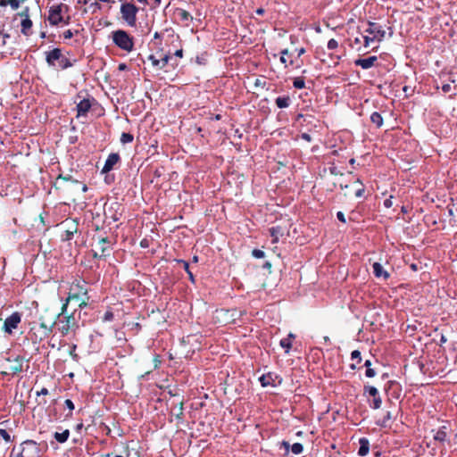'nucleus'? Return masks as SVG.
I'll return each instance as SVG.
<instances>
[{
	"instance_id": "nucleus-1",
	"label": "nucleus",
	"mask_w": 457,
	"mask_h": 457,
	"mask_svg": "<svg viewBox=\"0 0 457 457\" xmlns=\"http://www.w3.org/2000/svg\"><path fill=\"white\" fill-rule=\"evenodd\" d=\"M90 296L88 295V289L87 282L82 279H75L71 282L68 295L62 303V312H65L69 309L70 304H74L78 312L86 308L89 303Z\"/></svg>"
},
{
	"instance_id": "nucleus-2",
	"label": "nucleus",
	"mask_w": 457,
	"mask_h": 457,
	"mask_svg": "<svg viewBox=\"0 0 457 457\" xmlns=\"http://www.w3.org/2000/svg\"><path fill=\"white\" fill-rule=\"evenodd\" d=\"M80 312L78 309H73L69 312V309L65 312H62V306L61 312L57 314L58 331L62 337H65L71 333H75L79 328V318Z\"/></svg>"
},
{
	"instance_id": "nucleus-3",
	"label": "nucleus",
	"mask_w": 457,
	"mask_h": 457,
	"mask_svg": "<svg viewBox=\"0 0 457 457\" xmlns=\"http://www.w3.org/2000/svg\"><path fill=\"white\" fill-rule=\"evenodd\" d=\"M96 249L93 250L94 258H104L111 254L115 243L113 237L95 236L93 237Z\"/></svg>"
},
{
	"instance_id": "nucleus-4",
	"label": "nucleus",
	"mask_w": 457,
	"mask_h": 457,
	"mask_svg": "<svg viewBox=\"0 0 457 457\" xmlns=\"http://www.w3.org/2000/svg\"><path fill=\"white\" fill-rule=\"evenodd\" d=\"M386 36V31L375 23H370L368 29L362 35L364 48L375 47V44H378Z\"/></svg>"
},
{
	"instance_id": "nucleus-5",
	"label": "nucleus",
	"mask_w": 457,
	"mask_h": 457,
	"mask_svg": "<svg viewBox=\"0 0 457 457\" xmlns=\"http://www.w3.org/2000/svg\"><path fill=\"white\" fill-rule=\"evenodd\" d=\"M69 11V6L65 4H54L49 9L48 21L53 26H56L60 23L69 24L70 16L66 19L63 17V13Z\"/></svg>"
},
{
	"instance_id": "nucleus-6",
	"label": "nucleus",
	"mask_w": 457,
	"mask_h": 457,
	"mask_svg": "<svg viewBox=\"0 0 457 457\" xmlns=\"http://www.w3.org/2000/svg\"><path fill=\"white\" fill-rule=\"evenodd\" d=\"M112 41L120 49L131 52L134 48V39L129 34L122 29L112 32Z\"/></svg>"
},
{
	"instance_id": "nucleus-7",
	"label": "nucleus",
	"mask_w": 457,
	"mask_h": 457,
	"mask_svg": "<svg viewBox=\"0 0 457 457\" xmlns=\"http://www.w3.org/2000/svg\"><path fill=\"white\" fill-rule=\"evenodd\" d=\"M139 9L134 3H123L120 5L121 18L130 27L137 25V14Z\"/></svg>"
},
{
	"instance_id": "nucleus-8",
	"label": "nucleus",
	"mask_w": 457,
	"mask_h": 457,
	"mask_svg": "<svg viewBox=\"0 0 457 457\" xmlns=\"http://www.w3.org/2000/svg\"><path fill=\"white\" fill-rule=\"evenodd\" d=\"M58 227L61 232L62 240L70 241L72 239L74 234L78 232L79 224L76 220L66 219L61 222Z\"/></svg>"
},
{
	"instance_id": "nucleus-9",
	"label": "nucleus",
	"mask_w": 457,
	"mask_h": 457,
	"mask_svg": "<svg viewBox=\"0 0 457 457\" xmlns=\"http://www.w3.org/2000/svg\"><path fill=\"white\" fill-rule=\"evenodd\" d=\"M17 457H40V447L34 440H25L21 444V451Z\"/></svg>"
},
{
	"instance_id": "nucleus-10",
	"label": "nucleus",
	"mask_w": 457,
	"mask_h": 457,
	"mask_svg": "<svg viewBox=\"0 0 457 457\" xmlns=\"http://www.w3.org/2000/svg\"><path fill=\"white\" fill-rule=\"evenodd\" d=\"M7 361L10 362L7 371H3L2 373L4 375L12 374L17 375L23 371L24 364H26V369H29V361L25 360L22 356H16L14 359L7 358Z\"/></svg>"
},
{
	"instance_id": "nucleus-11",
	"label": "nucleus",
	"mask_w": 457,
	"mask_h": 457,
	"mask_svg": "<svg viewBox=\"0 0 457 457\" xmlns=\"http://www.w3.org/2000/svg\"><path fill=\"white\" fill-rule=\"evenodd\" d=\"M21 321V314L19 312H12L8 316L3 325V330L4 333L12 335L14 329L18 328L19 324Z\"/></svg>"
},
{
	"instance_id": "nucleus-12",
	"label": "nucleus",
	"mask_w": 457,
	"mask_h": 457,
	"mask_svg": "<svg viewBox=\"0 0 457 457\" xmlns=\"http://www.w3.org/2000/svg\"><path fill=\"white\" fill-rule=\"evenodd\" d=\"M77 98L80 99L78 103L75 101V103L77 104V105H76L77 118L81 117V116H86L87 114V112H89V110L91 109L92 101L89 97H87V98L82 97L81 92H79L77 95Z\"/></svg>"
},
{
	"instance_id": "nucleus-13",
	"label": "nucleus",
	"mask_w": 457,
	"mask_h": 457,
	"mask_svg": "<svg viewBox=\"0 0 457 457\" xmlns=\"http://www.w3.org/2000/svg\"><path fill=\"white\" fill-rule=\"evenodd\" d=\"M282 380H283L282 378H280L278 375L273 374L271 372H269V373L264 374L262 377H260V382L262 386H277L282 383Z\"/></svg>"
},
{
	"instance_id": "nucleus-14",
	"label": "nucleus",
	"mask_w": 457,
	"mask_h": 457,
	"mask_svg": "<svg viewBox=\"0 0 457 457\" xmlns=\"http://www.w3.org/2000/svg\"><path fill=\"white\" fill-rule=\"evenodd\" d=\"M29 325H30L29 334H30L32 341L40 342L49 337V335L46 334V332H45V331L43 332V331H41L42 330L41 328H37V322H31V323H29Z\"/></svg>"
},
{
	"instance_id": "nucleus-15",
	"label": "nucleus",
	"mask_w": 457,
	"mask_h": 457,
	"mask_svg": "<svg viewBox=\"0 0 457 457\" xmlns=\"http://www.w3.org/2000/svg\"><path fill=\"white\" fill-rule=\"evenodd\" d=\"M120 161V156L118 153H112L108 155L104 165L102 169V173H108L114 166Z\"/></svg>"
},
{
	"instance_id": "nucleus-16",
	"label": "nucleus",
	"mask_w": 457,
	"mask_h": 457,
	"mask_svg": "<svg viewBox=\"0 0 457 457\" xmlns=\"http://www.w3.org/2000/svg\"><path fill=\"white\" fill-rule=\"evenodd\" d=\"M62 51L60 48H54L49 52L46 53V62L49 65H54L56 61H59L62 59Z\"/></svg>"
},
{
	"instance_id": "nucleus-17",
	"label": "nucleus",
	"mask_w": 457,
	"mask_h": 457,
	"mask_svg": "<svg viewBox=\"0 0 457 457\" xmlns=\"http://www.w3.org/2000/svg\"><path fill=\"white\" fill-rule=\"evenodd\" d=\"M377 61L376 56H370L366 59H358L355 61V64L361 66L362 69H369L372 67Z\"/></svg>"
},
{
	"instance_id": "nucleus-18",
	"label": "nucleus",
	"mask_w": 457,
	"mask_h": 457,
	"mask_svg": "<svg viewBox=\"0 0 457 457\" xmlns=\"http://www.w3.org/2000/svg\"><path fill=\"white\" fill-rule=\"evenodd\" d=\"M65 181V182H71L72 184H79V180L77 179H74L72 178V176L71 175H62V174H60L57 178H56V180L54 182V187L55 189H60L61 188V185H60V181Z\"/></svg>"
},
{
	"instance_id": "nucleus-19",
	"label": "nucleus",
	"mask_w": 457,
	"mask_h": 457,
	"mask_svg": "<svg viewBox=\"0 0 457 457\" xmlns=\"http://www.w3.org/2000/svg\"><path fill=\"white\" fill-rule=\"evenodd\" d=\"M175 15L179 18V20L182 22H186L187 24L188 21L193 20L192 15L186 10L178 8L175 11Z\"/></svg>"
},
{
	"instance_id": "nucleus-20",
	"label": "nucleus",
	"mask_w": 457,
	"mask_h": 457,
	"mask_svg": "<svg viewBox=\"0 0 457 457\" xmlns=\"http://www.w3.org/2000/svg\"><path fill=\"white\" fill-rule=\"evenodd\" d=\"M373 272L378 278H383L384 279H386L389 277L388 272L385 270L382 265L378 262H375L373 264Z\"/></svg>"
},
{
	"instance_id": "nucleus-21",
	"label": "nucleus",
	"mask_w": 457,
	"mask_h": 457,
	"mask_svg": "<svg viewBox=\"0 0 457 457\" xmlns=\"http://www.w3.org/2000/svg\"><path fill=\"white\" fill-rule=\"evenodd\" d=\"M149 60L152 62L154 66H158L160 69H163L168 64L170 56L166 54L162 59L158 60L154 55H150Z\"/></svg>"
},
{
	"instance_id": "nucleus-22",
	"label": "nucleus",
	"mask_w": 457,
	"mask_h": 457,
	"mask_svg": "<svg viewBox=\"0 0 457 457\" xmlns=\"http://www.w3.org/2000/svg\"><path fill=\"white\" fill-rule=\"evenodd\" d=\"M32 25H33V23H32V21L30 20V18L22 19L21 21V33L25 36L30 35L31 34L30 30L32 28Z\"/></svg>"
},
{
	"instance_id": "nucleus-23",
	"label": "nucleus",
	"mask_w": 457,
	"mask_h": 457,
	"mask_svg": "<svg viewBox=\"0 0 457 457\" xmlns=\"http://www.w3.org/2000/svg\"><path fill=\"white\" fill-rule=\"evenodd\" d=\"M183 401H179L178 403H175L171 408V414L176 417L177 420H181L183 418Z\"/></svg>"
},
{
	"instance_id": "nucleus-24",
	"label": "nucleus",
	"mask_w": 457,
	"mask_h": 457,
	"mask_svg": "<svg viewBox=\"0 0 457 457\" xmlns=\"http://www.w3.org/2000/svg\"><path fill=\"white\" fill-rule=\"evenodd\" d=\"M24 1L25 0H0V6L4 7L10 5L12 10H17L21 3Z\"/></svg>"
},
{
	"instance_id": "nucleus-25",
	"label": "nucleus",
	"mask_w": 457,
	"mask_h": 457,
	"mask_svg": "<svg viewBox=\"0 0 457 457\" xmlns=\"http://www.w3.org/2000/svg\"><path fill=\"white\" fill-rule=\"evenodd\" d=\"M69 436H70L69 429H65L62 433L55 432L54 435V439L61 444L65 443L68 440Z\"/></svg>"
},
{
	"instance_id": "nucleus-26",
	"label": "nucleus",
	"mask_w": 457,
	"mask_h": 457,
	"mask_svg": "<svg viewBox=\"0 0 457 457\" xmlns=\"http://www.w3.org/2000/svg\"><path fill=\"white\" fill-rule=\"evenodd\" d=\"M369 453V441L365 438L360 439L359 455L365 456Z\"/></svg>"
},
{
	"instance_id": "nucleus-27",
	"label": "nucleus",
	"mask_w": 457,
	"mask_h": 457,
	"mask_svg": "<svg viewBox=\"0 0 457 457\" xmlns=\"http://www.w3.org/2000/svg\"><path fill=\"white\" fill-rule=\"evenodd\" d=\"M176 262H177L178 263L182 264V266H183V268H184L185 271H186V272L187 273V275H188V278H189L190 281H191L192 283H195V276L193 275V273H192V272H191V270H190L189 263H188L187 261H184V260H181V259H178V260H176Z\"/></svg>"
},
{
	"instance_id": "nucleus-28",
	"label": "nucleus",
	"mask_w": 457,
	"mask_h": 457,
	"mask_svg": "<svg viewBox=\"0 0 457 457\" xmlns=\"http://www.w3.org/2000/svg\"><path fill=\"white\" fill-rule=\"evenodd\" d=\"M54 325H56V320H54L50 323H37V328L43 329V332L45 331L46 332V334L50 336L51 333L53 332Z\"/></svg>"
},
{
	"instance_id": "nucleus-29",
	"label": "nucleus",
	"mask_w": 457,
	"mask_h": 457,
	"mask_svg": "<svg viewBox=\"0 0 457 457\" xmlns=\"http://www.w3.org/2000/svg\"><path fill=\"white\" fill-rule=\"evenodd\" d=\"M445 429V427H443L442 429L438 430L434 435V439L436 441H439V442H445L447 437V434Z\"/></svg>"
},
{
	"instance_id": "nucleus-30",
	"label": "nucleus",
	"mask_w": 457,
	"mask_h": 457,
	"mask_svg": "<svg viewBox=\"0 0 457 457\" xmlns=\"http://www.w3.org/2000/svg\"><path fill=\"white\" fill-rule=\"evenodd\" d=\"M370 120L373 124H375L377 127H381L383 124V119L381 115L378 112H373L370 116Z\"/></svg>"
},
{
	"instance_id": "nucleus-31",
	"label": "nucleus",
	"mask_w": 457,
	"mask_h": 457,
	"mask_svg": "<svg viewBox=\"0 0 457 457\" xmlns=\"http://www.w3.org/2000/svg\"><path fill=\"white\" fill-rule=\"evenodd\" d=\"M58 62H59L58 66L62 70H65V69H68L72 66V62L70 61V59H68L67 57H65L63 55H62V59H60Z\"/></svg>"
},
{
	"instance_id": "nucleus-32",
	"label": "nucleus",
	"mask_w": 457,
	"mask_h": 457,
	"mask_svg": "<svg viewBox=\"0 0 457 457\" xmlns=\"http://www.w3.org/2000/svg\"><path fill=\"white\" fill-rule=\"evenodd\" d=\"M266 79L263 78V77H261V78H255L254 79V81H253V87L255 88H260V89H263L265 88L266 87Z\"/></svg>"
},
{
	"instance_id": "nucleus-33",
	"label": "nucleus",
	"mask_w": 457,
	"mask_h": 457,
	"mask_svg": "<svg viewBox=\"0 0 457 457\" xmlns=\"http://www.w3.org/2000/svg\"><path fill=\"white\" fill-rule=\"evenodd\" d=\"M290 449L293 453L300 454L303 450V446L302 443L295 442L292 444Z\"/></svg>"
},
{
	"instance_id": "nucleus-34",
	"label": "nucleus",
	"mask_w": 457,
	"mask_h": 457,
	"mask_svg": "<svg viewBox=\"0 0 457 457\" xmlns=\"http://www.w3.org/2000/svg\"><path fill=\"white\" fill-rule=\"evenodd\" d=\"M134 139V137L132 134L130 133H126V132H123L120 136V142L122 144H128V143H131Z\"/></svg>"
},
{
	"instance_id": "nucleus-35",
	"label": "nucleus",
	"mask_w": 457,
	"mask_h": 457,
	"mask_svg": "<svg viewBox=\"0 0 457 457\" xmlns=\"http://www.w3.org/2000/svg\"><path fill=\"white\" fill-rule=\"evenodd\" d=\"M0 436L5 441V443H10L12 441L11 435L6 429L0 428Z\"/></svg>"
},
{
	"instance_id": "nucleus-36",
	"label": "nucleus",
	"mask_w": 457,
	"mask_h": 457,
	"mask_svg": "<svg viewBox=\"0 0 457 457\" xmlns=\"http://www.w3.org/2000/svg\"><path fill=\"white\" fill-rule=\"evenodd\" d=\"M365 391L372 397H376L378 395V391L375 386H366Z\"/></svg>"
},
{
	"instance_id": "nucleus-37",
	"label": "nucleus",
	"mask_w": 457,
	"mask_h": 457,
	"mask_svg": "<svg viewBox=\"0 0 457 457\" xmlns=\"http://www.w3.org/2000/svg\"><path fill=\"white\" fill-rule=\"evenodd\" d=\"M381 404H382V400H381V398L379 397L378 395L376 397H373V401H372L371 406L374 409H379L381 407Z\"/></svg>"
},
{
	"instance_id": "nucleus-38",
	"label": "nucleus",
	"mask_w": 457,
	"mask_h": 457,
	"mask_svg": "<svg viewBox=\"0 0 457 457\" xmlns=\"http://www.w3.org/2000/svg\"><path fill=\"white\" fill-rule=\"evenodd\" d=\"M79 30H75V31H72L71 29H67L63 32V38L64 39H70L74 35H78L79 34Z\"/></svg>"
},
{
	"instance_id": "nucleus-39",
	"label": "nucleus",
	"mask_w": 457,
	"mask_h": 457,
	"mask_svg": "<svg viewBox=\"0 0 457 457\" xmlns=\"http://www.w3.org/2000/svg\"><path fill=\"white\" fill-rule=\"evenodd\" d=\"M64 404L70 410V413L67 414V417H71V414H72L71 411L75 408L74 403H73V402L71 399H66L65 402H64Z\"/></svg>"
},
{
	"instance_id": "nucleus-40",
	"label": "nucleus",
	"mask_w": 457,
	"mask_h": 457,
	"mask_svg": "<svg viewBox=\"0 0 457 457\" xmlns=\"http://www.w3.org/2000/svg\"><path fill=\"white\" fill-rule=\"evenodd\" d=\"M294 86L296 88H303L304 87V80L302 78H295Z\"/></svg>"
},
{
	"instance_id": "nucleus-41",
	"label": "nucleus",
	"mask_w": 457,
	"mask_h": 457,
	"mask_svg": "<svg viewBox=\"0 0 457 457\" xmlns=\"http://www.w3.org/2000/svg\"><path fill=\"white\" fill-rule=\"evenodd\" d=\"M18 15L20 17H21L22 19L30 18L29 8L28 6H26L20 12H18Z\"/></svg>"
},
{
	"instance_id": "nucleus-42",
	"label": "nucleus",
	"mask_w": 457,
	"mask_h": 457,
	"mask_svg": "<svg viewBox=\"0 0 457 457\" xmlns=\"http://www.w3.org/2000/svg\"><path fill=\"white\" fill-rule=\"evenodd\" d=\"M392 419V415L390 413V411H387L386 412V415L384 417L383 420H378V424H380L381 426H386L388 421Z\"/></svg>"
},
{
	"instance_id": "nucleus-43",
	"label": "nucleus",
	"mask_w": 457,
	"mask_h": 457,
	"mask_svg": "<svg viewBox=\"0 0 457 457\" xmlns=\"http://www.w3.org/2000/svg\"><path fill=\"white\" fill-rule=\"evenodd\" d=\"M252 254L253 257H255L257 259L263 258L265 256L264 252L260 249H253L252 252Z\"/></svg>"
},
{
	"instance_id": "nucleus-44",
	"label": "nucleus",
	"mask_w": 457,
	"mask_h": 457,
	"mask_svg": "<svg viewBox=\"0 0 457 457\" xmlns=\"http://www.w3.org/2000/svg\"><path fill=\"white\" fill-rule=\"evenodd\" d=\"M276 104L279 108L286 107V96H279L276 99Z\"/></svg>"
},
{
	"instance_id": "nucleus-45",
	"label": "nucleus",
	"mask_w": 457,
	"mask_h": 457,
	"mask_svg": "<svg viewBox=\"0 0 457 457\" xmlns=\"http://www.w3.org/2000/svg\"><path fill=\"white\" fill-rule=\"evenodd\" d=\"M89 9L94 13L101 9V4L98 1H96L90 4Z\"/></svg>"
},
{
	"instance_id": "nucleus-46",
	"label": "nucleus",
	"mask_w": 457,
	"mask_h": 457,
	"mask_svg": "<svg viewBox=\"0 0 457 457\" xmlns=\"http://www.w3.org/2000/svg\"><path fill=\"white\" fill-rule=\"evenodd\" d=\"M76 345H73L71 351H70V355L71 356V358L74 360V361H78L79 360V355L77 354L76 353Z\"/></svg>"
},
{
	"instance_id": "nucleus-47",
	"label": "nucleus",
	"mask_w": 457,
	"mask_h": 457,
	"mask_svg": "<svg viewBox=\"0 0 457 457\" xmlns=\"http://www.w3.org/2000/svg\"><path fill=\"white\" fill-rule=\"evenodd\" d=\"M338 46V43L337 40L335 39H330L328 42V48L329 50H333V49H336L337 47Z\"/></svg>"
},
{
	"instance_id": "nucleus-48",
	"label": "nucleus",
	"mask_w": 457,
	"mask_h": 457,
	"mask_svg": "<svg viewBox=\"0 0 457 457\" xmlns=\"http://www.w3.org/2000/svg\"><path fill=\"white\" fill-rule=\"evenodd\" d=\"M113 319V313L112 312H106L104 314V320H112Z\"/></svg>"
},
{
	"instance_id": "nucleus-49",
	"label": "nucleus",
	"mask_w": 457,
	"mask_h": 457,
	"mask_svg": "<svg viewBox=\"0 0 457 457\" xmlns=\"http://www.w3.org/2000/svg\"><path fill=\"white\" fill-rule=\"evenodd\" d=\"M366 376L369 377V378H373L375 376L374 370H372L370 368H368L367 370H366Z\"/></svg>"
},
{
	"instance_id": "nucleus-50",
	"label": "nucleus",
	"mask_w": 457,
	"mask_h": 457,
	"mask_svg": "<svg viewBox=\"0 0 457 457\" xmlns=\"http://www.w3.org/2000/svg\"><path fill=\"white\" fill-rule=\"evenodd\" d=\"M337 219L342 221V222H345V214L342 212H338L337 213Z\"/></svg>"
},
{
	"instance_id": "nucleus-51",
	"label": "nucleus",
	"mask_w": 457,
	"mask_h": 457,
	"mask_svg": "<svg viewBox=\"0 0 457 457\" xmlns=\"http://www.w3.org/2000/svg\"><path fill=\"white\" fill-rule=\"evenodd\" d=\"M451 85L450 84H445L442 86V90L445 92V93H449L451 91Z\"/></svg>"
},
{
	"instance_id": "nucleus-52",
	"label": "nucleus",
	"mask_w": 457,
	"mask_h": 457,
	"mask_svg": "<svg viewBox=\"0 0 457 457\" xmlns=\"http://www.w3.org/2000/svg\"><path fill=\"white\" fill-rule=\"evenodd\" d=\"M384 205L386 207V208H390L392 205H393V202H392V196L388 199H386L385 202H384Z\"/></svg>"
},
{
	"instance_id": "nucleus-53",
	"label": "nucleus",
	"mask_w": 457,
	"mask_h": 457,
	"mask_svg": "<svg viewBox=\"0 0 457 457\" xmlns=\"http://www.w3.org/2000/svg\"><path fill=\"white\" fill-rule=\"evenodd\" d=\"M48 389L46 387H43L40 391L37 393V395H48Z\"/></svg>"
},
{
	"instance_id": "nucleus-54",
	"label": "nucleus",
	"mask_w": 457,
	"mask_h": 457,
	"mask_svg": "<svg viewBox=\"0 0 457 457\" xmlns=\"http://www.w3.org/2000/svg\"><path fill=\"white\" fill-rule=\"evenodd\" d=\"M286 60H287V57H286V50H282L280 52V61L285 63L286 62Z\"/></svg>"
},
{
	"instance_id": "nucleus-55",
	"label": "nucleus",
	"mask_w": 457,
	"mask_h": 457,
	"mask_svg": "<svg viewBox=\"0 0 457 457\" xmlns=\"http://www.w3.org/2000/svg\"><path fill=\"white\" fill-rule=\"evenodd\" d=\"M362 194H363V188H362V187H359V188H357V189H356V191H355V195H356L357 197L361 196V195H362Z\"/></svg>"
},
{
	"instance_id": "nucleus-56",
	"label": "nucleus",
	"mask_w": 457,
	"mask_h": 457,
	"mask_svg": "<svg viewBox=\"0 0 457 457\" xmlns=\"http://www.w3.org/2000/svg\"><path fill=\"white\" fill-rule=\"evenodd\" d=\"M360 355H361V353L359 351H353L352 353V358L353 359H357V358H360Z\"/></svg>"
},
{
	"instance_id": "nucleus-57",
	"label": "nucleus",
	"mask_w": 457,
	"mask_h": 457,
	"mask_svg": "<svg viewBox=\"0 0 457 457\" xmlns=\"http://www.w3.org/2000/svg\"><path fill=\"white\" fill-rule=\"evenodd\" d=\"M177 57H182L183 56V50L182 49H179L175 52L174 54Z\"/></svg>"
},
{
	"instance_id": "nucleus-58",
	"label": "nucleus",
	"mask_w": 457,
	"mask_h": 457,
	"mask_svg": "<svg viewBox=\"0 0 457 457\" xmlns=\"http://www.w3.org/2000/svg\"><path fill=\"white\" fill-rule=\"evenodd\" d=\"M305 52L304 48L301 47L300 49H296L297 55L300 56Z\"/></svg>"
},
{
	"instance_id": "nucleus-59",
	"label": "nucleus",
	"mask_w": 457,
	"mask_h": 457,
	"mask_svg": "<svg viewBox=\"0 0 457 457\" xmlns=\"http://www.w3.org/2000/svg\"><path fill=\"white\" fill-rule=\"evenodd\" d=\"M362 40H363L362 36L361 37H355L354 43L356 45H358V44H361Z\"/></svg>"
},
{
	"instance_id": "nucleus-60",
	"label": "nucleus",
	"mask_w": 457,
	"mask_h": 457,
	"mask_svg": "<svg viewBox=\"0 0 457 457\" xmlns=\"http://www.w3.org/2000/svg\"><path fill=\"white\" fill-rule=\"evenodd\" d=\"M110 218L113 220V221H117L119 220V217L116 213H114L113 215L110 216Z\"/></svg>"
},
{
	"instance_id": "nucleus-61",
	"label": "nucleus",
	"mask_w": 457,
	"mask_h": 457,
	"mask_svg": "<svg viewBox=\"0 0 457 457\" xmlns=\"http://www.w3.org/2000/svg\"><path fill=\"white\" fill-rule=\"evenodd\" d=\"M280 345L283 347V348H286V345H287V343H286V338H282L280 340Z\"/></svg>"
},
{
	"instance_id": "nucleus-62",
	"label": "nucleus",
	"mask_w": 457,
	"mask_h": 457,
	"mask_svg": "<svg viewBox=\"0 0 457 457\" xmlns=\"http://www.w3.org/2000/svg\"><path fill=\"white\" fill-rule=\"evenodd\" d=\"M125 69H127V65L125 63H120L119 65V70L123 71Z\"/></svg>"
},
{
	"instance_id": "nucleus-63",
	"label": "nucleus",
	"mask_w": 457,
	"mask_h": 457,
	"mask_svg": "<svg viewBox=\"0 0 457 457\" xmlns=\"http://www.w3.org/2000/svg\"><path fill=\"white\" fill-rule=\"evenodd\" d=\"M263 267H264V268H266V269H269V270H270V267H271V263H270V262H266L264 263Z\"/></svg>"
},
{
	"instance_id": "nucleus-64",
	"label": "nucleus",
	"mask_w": 457,
	"mask_h": 457,
	"mask_svg": "<svg viewBox=\"0 0 457 457\" xmlns=\"http://www.w3.org/2000/svg\"><path fill=\"white\" fill-rule=\"evenodd\" d=\"M140 245H141L142 247H145V246H147L146 240H145V239L142 240V241H141V243H140Z\"/></svg>"
}]
</instances>
